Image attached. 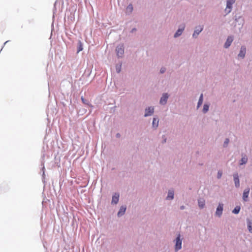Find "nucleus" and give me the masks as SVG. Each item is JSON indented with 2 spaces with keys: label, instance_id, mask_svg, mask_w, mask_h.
<instances>
[{
  "label": "nucleus",
  "instance_id": "obj_9",
  "mask_svg": "<svg viewBox=\"0 0 252 252\" xmlns=\"http://www.w3.org/2000/svg\"><path fill=\"white\" fill-rule=\"evenodd\" d=\"M232 41H233L232 37L228 36L226 40V41L225 43L224 47L227 48L228 47H229L230 46Z\"/></svg>",
  "mask_w": 252,
  "mask_h": 252
},
{
  "label": "nucleus",
  "instance_id": "obj_16",
  "mask_svg": "<svg viewBox=\"0 0 252 252\" xmlns=\"http://www.w3.org/2000/svg\"><path fill=\"white\" fill-rule=\"evenodd\" d=\"M184 28H185V26H184L182 29H179L175 33V34L174 35V37H177L180 36L182 34L183 31H184Z\"/></svg>",
  "mask_w": 252,
  "mask_h": 252
},
{
  "label": "nucleus",
  "instance_id": "obj_22",
  "mask_svg": "<svg viewBox=\"0 0 252 252\" xmlns=\"http://www.w3.org/2000/svg\"><path fill=\"white\" fill-rule=\"evenodd\" d=\"M240 207L239 206H237L232 211V212L234 214H237L240 212Z\"/></svg>",
  "mask_w": 252,
  "mask_h": 252
},
{
  "label": "nucleus",
  "instance_id": "obj_4",
  "mask_svg": "<svg viewBox=\"0 0 252 252\" xmlns=\"http://www.w3.org/2000/svg\"><path fill=\"white\" fill-rule=\"evenodd\" d=\"M223 204L219 203L216 212V215L218 216H220L222 213L223 210Z\"/></svg>",
  "mask_w": 252,
  "mask_h": 252
},
{
  "label": "nucleus",
  "instance_id": "obj_17",
  "mask_svg": "<svg viewBox=\"0 0 252 252\" xmlns=\"http://www.w3.org/2000/svg\"><path fill=\"white\" fill-rule=\"evenodd\" d=\"M174 198V192L173 191L169 190L167 196V199H173Z\"/></svg>",
  "mask_w": 252,
  "mask_h": 252
},
{
  "label": "nucleus",
  "instance_id": "obj_5",
  "mask_svg": "<svg viewBox=\"0 0 252 252\" xmlns=\"http://www.w3.org/2000/svg\"><path fill=\"white\" fill-rule=\"evenodd\" d=\"M154 111V109L152 107H149L145 110V116L147 117L151 115Z\"/></svg>",
  "mask_w": 252,
  "mask_h": 252
},
{
  "label": "nucleus",
  "instance_id": "obj_8",
  "mask_svg": "<svg viewBox=\"0 0 252 252\" xmlns=\"http://www.w3.org/2000/svg\"><path fill=\"white\" fill-rule=\"evenodd\" d=\"M119 194L115 193L112 197V203L117 204L119 201Z\"/></svg>",
  "mask_w": 252,
  "mask_h": 252
},
{
  "label": "nucleus",
  "instance_id": "obj_19",
  "mask_svg": "<svg viewBox=\"0 0 252 252\" xmlns=\"http://www.w3.org/2000/svg\"><path fill=\"white\" fill-rule=\"evenodd\" d=\"M158 120L156 118H154L153 119V126L156 128L158 126Z\"/></svg>",
  "mask_w": 252,
  "mask_h": 252
},
{
  "label": "nucleus",
  "instance_id": "obj_10",
  "mask_svg": "<svg viewBox=\"0 0 252 252\" xmlns=\"http://www.w3.org/2000/svg\"><path fill=\"white\" fill-rule=\"evenodd\" d=\"M233 177H234V181L235 186L236 187H239L240 186V183H239V176H238V174H237V173L234 174L233 175Z\"/></svg>",
  "mask_w": 252,
  "mask_h": 252
},
{
  "label": "nucleus",
  "instance_id": "obj_11",
  "mask_svg": "<svg viewBox=\"0 0 252 252\" xmlns=\"http://www.w3.org/2000/svg\"><path fill=\"white\" fill-rule=\"evenodd\" d=\"M246 52V48L244 47H241L240 53L238 54V57L243 58L245 56Z\"/></svg>",
  "mask_w": 252,
  "mask_h": 252
},
{
  "label": "nucleus",
  "instance_id": "obj_7",
  "mask_svg": "<svg viewBox=\"0 0 252 252\" xmlns=\"http://www.w3.org/2000/svg\"><path fill=\"white\" fill-rule=\"evenodd\" d=\"M249 192H250L249 188L246 189L244 191V192L243 194V199L245 201H247V198L248 197Z\"/></svg>",
  "mask_w": 252,
  "mask_h": 252
},
{
  "label": "nucleus",
  "instance_id": "obj_27",
  "mask_svg": "<svg viewBox=\"0 0 252 252\" xmlns=\"http://www.w3.org/2000/svg\"><path fill=\"white\" fill-rule=\"evenodd\" d=\"M83 50V48L81 45H80L78 48V52H80Z\"/></svg>",
  "mask_w": 252,
  "mask_h": 252
},
{
  "label": "nucleus",
  "instance_id": "obj_18",
  "mask_svg": "<svg viewBox=\"0 0 252 252\" xmlns=\"http://www.w3.org/2000/svg\"><path fill=\"white\" fill-rule=\"evenodd\" d=\"M247 160H248V158L246 156L242 157V158H241V159L240 160V165H243L244 164L246 163L247 162Z\"/></svg>",
  "mask_w": 252,
  "mask_h": 252
},
{
  "label": "nucleus",
  "instance_id": "obj_21",
  "mask_svg": "<svg viewBox=\"0 0 252 252\" xmlns=\"http://www.w3.org/2000/svg\"><path fill=\"white\" fill-rule=\"evenodd\" d=\"M133 10V6L131 4H129L126 7V11L131 13Z\"/></svg>",
  "mask_w": 252,
  "mask_h": 252
},
{
  "label": "nucleus",
  "instance_id": "obj_29",
  "mask_svg": "<svg viewBox=\"0 0 252 252\" xmlns=\"http://www.w3.org/2000/svg\"><path fill=\"white\" fill-rule=\"evenodd\" d=\"M81 99H82V101H83V102H84V99L83 97H82V98H81Z\"/></svg>",
  "mask_w": 252,
  "mask_h": 252
},
{
  "label": "nucleus",
  "instance_id": "obj_1",
  "mask_svg": "<svg viewBox=\"0 0 252 252\" xmlns=\"http://www.w3.org/2000/svg\"><path fill=\"white\" fill-rule=\"evenodd\" d=\"M117 56L119 57H122L124 53V47L123 45H120L118 46L116 49Z\"/></svg>",
  "mask_w": 252,
  "mask_h": 252
},
{
  "label": "nucleus",
  "instance_id": "obj_2",
  "mask_svg": "<svg viewBox=\"0 0 252 252\" xmlns=\"http://www.w3.org/2000/svg\"><path fill=\"white\" fill-rule=\"evenodd\" d=\"M182 247V241L180 239V235L179 234L178 236L176 239L175 250L178 251L181 249Z\"/></svg>",
  "mask_w": 252,
  "mask_h": 252
},
{
  "label": "nucleus",
  "instance_id": "obj_25",
  "mask_svg": "<svg viewBox=\"0 0 252 252\" xmlns=\"http://www.w3.org/2000/svg\"><path fill=\"white\" fill-rule=\"evenodd\" d=\"M217 176L218 178H220L222 176V172L220 171H218Z\"/></svg>",
  "mask_w": 252,
  "mask_h": 252
},
{
  "label": "nucleus",
  "instance_id": "obj_14",
  "mask_svg": "<svg viewBox=\"0 0 252 252\" xmlns=\"http://www.w3.org/2000/svg\"><path fill=\"white\" fill-rule=\"evenodd\" d=\"M198 205L200 208H203L205 204V200L203 198H200L198 200Z\"/></svg>",
  "mask_w": 252,
  "mask_h": 252
},
{
  "label": "nucleus",
  "instance_id": "obj_6",
  "mask_svg": "<svg viewBox=\"0 0 252 252\" xmlns=\"http://www.w3.org/2000/svg\"><path fill=\"white\" fill-rule=\"evenodd\" d=\"M168 98V95L167 94H164L160 98V103L161 104H165L166 102L167 98Z\"/></svg>",
  "mask_w": 252,
  "mask_h": 252
},
{
  "label": "nucleus",
  "instance_id": "obj_3",
  "mask_svg": "<svg viewBox=\"0 0 252 252\" xmlns=\"http://www.w3.org/2000/svg\"><path fill=\"white\" fill-rule=\"evenodd\" d=\"M235 0H228L227 1L226 8L225 9L227 13L231 11L232 4L235 2Z\"/></svg>",
  "mask_w": 252,
  "mask_h": 252
},
{
  "label": "nucleus",
  "instance_id": "obj_24",
  "mask_svg": "<svg viewBox=\"0 0 252 252\" xmlns=\"http://www.w3.org/2000/svg\"><path fill=\"white\" fill-rule=\"evenodd\" d=\"M229 141V140L228 138L226 139L224 142V146H226L228 145Z\"/></svg>",
  "mask_w": 252,
  "mask_h": 252
},
{
  "label": "nucleus",
  "instance_id": "obj_28",
  "mask_svg": "<svg viewBox=\"0 0 252 252\" xmlns=\"http://www.w3.org/2000/svg\"><path fill=\"white\" fill-rule=\"evenodd\" d=\"M184 208H185V207H184V206H181L180 207V209H181V210H183V209H184Z\"/></svg>",
  "mask_w": 252,
  "mask_h": 252
},
{
  "label": "nucleus",
  "instance_id": "obj_13",
  "mask_svg": "<svg viewBox=\"0 0 252 252\" xmlns=\"http://www.w3.org/2000/svg\"><path fill=\"white\" fill-rule=\"evenodd\" d=\"M249 231L252 233V218L247 220Z\"/></svg>",
  "mask_w": 252,
  "mask_h": 252
},
{
  "label": "nucleus",
  "instance_id": "obj_20",
  "mask_svg": "<svg viewBox=\"0 0 252 252\" xmlns=\"http://www.w3.org/2000/svg\"><path fill=\"white\" fill-rule=\"evenodd\" d=\"M202 102H203V94H201L200 96V97H199V100L198 102V104H197L198 107H199L202 104Z\"/></svg>",
  "mask_w": 252,
  "mask_h": 252
},
{
  "label": "nucleus",
  "instance_id": "obj_23",
  "mask_svg": "<svg viewBox=\"0 0 252 252\" xmlns=\"http://www.w3.org/2000/svg\"><path fill=\"white\" fill-rule=\"evenodd\" d=\"M209 109V105L207 104H205L203 107V111L204 113H206Z\"/></svg>",
  "mask_w": 252,
  "mask_h": 252
},
{
  "label": "nucleus",
  "instance_id": "obj_26",
  "mask_svg": "<svg viewBox=\"0 0 252 252\" xmlns=\"http://www.w3.org/2000/svg\"><path fill=\"white\" fill-rule=\"evenodd\" d=\"M160 73H163L165 71V68L164 67H162L160 69Z\"/></svg>",
  "mask_w": 252,
  "mask_h": 252
},
{
  "label": "nucleus",
  "instance_id": "obj_15",
  "mask_svg": "<svg viewBox=\"0 0 252 252\" xmlns=\"http://www.w3.org/2000/svg\"><path fill=\"white\" fill-rule=\"evenodd\" d=\"M126 210V207L125 206H122L120 208V209L119 212L118 213V216L119 217H120V216H122L123 215H124Z\"/></svg>",
  "mask_w": 252,
  "mask_h": 252
},
{
  "label": "nucleus",
  "instance_id": "obj_12",
  "mask_svg": "<svg viewBox=\"0 0 252 252\" xmlns=\"http://www.w3.org/2000/svg\"><path fill=\"white\" fill-rule=\"evenodd\" d=\"M203 28L201 27H199L196 28V30L194 31V32L193 34V37H196L199 33L202 31Z\"/></svg>",
  "mask_w": 252,
  "mask_h": 252
}]
</instances>
